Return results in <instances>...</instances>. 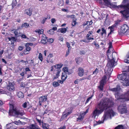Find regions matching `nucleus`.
<instances>
[{
  "label": "nucleus",
  "instance_id": "obj_1",
  "mask_svg": "<svg viewBox=\"0 0 129 129\" xmlns=\"http://www.w3.org/2000/svg\"><path fill=\"white\" fill-rule=\"evenodd\" d=\"M111 106V103L108 99H105L102 100L98 104L96 108L92 113V117L95 118L96 116L102 113L104 110L101 120H99L97 122L98 124L103 123L104 121L108 119H111L116 114V113L112 109H108Z\"/></svg>",
  "mask_w": 129,
  "mask_h": 129
},
{
  "label": "nucleus",
  "instance_id": "obj_2",
  "mask_svg": "<svg viewBox=\"0 0 129 129\" xmlns=\"http://www.w3.org/2000/svg\"><path fill=\"white\" fill-rule=\"evenodd\" d=\"M120 88L119 86L117 85L116 88L111 89L110 90L115 92V97L118 100H119L120 101H129V90L124 95H121L119 93Z\"/></svg>",
  "mask_w": 129,
  "mask_h": 129
},
{
  "label": "nucleus",
  "instance_id": "obj_3",
  "mask_svg": "<svg viewBox=\"0 0 129 129\" xmlns=\"http://www.w3.org/2000/svg\"><path fill=\"white\" fill-rule=\"evenodd\" d=\"M103 0L105 5L111 8H115L116 9L126 8V4L128 3V0H123L122 3V4L117 6L115 3H111L110 1L111 0Z\"/></svg>",
  "mask_w": 129,
  "mask_h": 129
},
{
  "label": "nucleus",
  "instance_id": "obj_4",
  "mask_svg": "<svg viewBox=\"0 0 129 129\" xmlns=\"http://www.w3.org/2000/svg\"><path fill=\"white\" fill-rule=\"evenodd\" d=\"M10 109L9 112L10 115H20L22 116L24 114V111L23 110L21 111L17 109L14 107L12 105H10Z\"/></svg>",
  "mask_w": 129,
  "mask_h": 129
},
{
  "label": "nucleus",
  "instance_id": "obj_5",
  "mask_svg": "<svg viewBox=\"0 0 129 129\" xmlns=\"http://www.w3.org/2000/svg\"><path fill=\"white\" fill-rule=\"evenodd\" d=\"M118 78L121 80V82L123 83V85L127 86L129 85V80L127 76L126 73H122L117 76Z\"/></svg>",
  "mask_w": 129,
  "mask_h": 129
},
{
  "label": "nucleus",
  "instance_id": "obj_6",
  "mask_svg": "<svg viewBox=\"0 0 129 129\" xmlns=\"http://www.w3.org/2000/svg\"><path fill=\"white\" fill-rule=\"evenodd\" d=\"M126 7L125 8L121 9H124L123 10L120 11V13L122 14V18L126 20L129 17V3H128L126 4Z\"/></svg>",
  "mask_w": 129,
  "mask_h": 129
},
{
  "label": "nucleus",
  "instance_id": "obj_7",
  "mask_svg": "<svg viewBox=\"0 0 129 129\" xmlns=\"http://www.w3.org/2000/svg\"><path fill=\"white\" fill-rule=\"evenodd\" d=\"M111 73H107L106 75H104L102 79L100 81V86L99 87L100 89L101 90H103V88L104 85L106 83V80L107 78L110 77V76Z\"/></svg>",
  "mask_w": 129,
  "mask_h": 129
},
{
  "label": "nucleus",
  "instance_id": "obj_8",
  "mask_svg": "<svg viewBox=\"0 0 129 129\" xmlns=\"http://www.w3.org/2000/svg\"><path fill=\"white\" fill-rule=\"evenodd\" d=\"M118 111L121 114L127 113V108L125 104H122L119 106L118 108Z\"/></svg>",
  "mask_w": 129,
  "mask_h": 129
},
{
  "label": "nucleus",
  "instance_id": "obj_9",
  "mask_svg": "<svg viewBox=\"0 0 129 129\" xmlns=\"http://www.w3.org/2000/svg\"><path fill=\"white\" fill-rule=\"evenodd\" d=\"M15 84L14 82L11 83L9 81L7 87V89L10 91H14L15 89L14 87Z\"/></svg>",
  "mask_w": 129,
  "mask_h": 129
},
{
  "label": "nucleus",
  "instance_id": "obj_10",
  "mask_svg": "<svg viewBox=\"0 0 129 129\" xmlns=\"http://www.w3.org/2000/svg\"><path fill=\"white\" fill-rule=\"evenodd\" d=\"M47 95H45L40 97L39 99V104L40 106H41L42 103L45 102L47 100Z\"/></svg>",
  "mask_w": 129,
  "mask_h": 129
},
{
  "label": "nucleus",
  "instance_id": "obj_11",
  "mask_svg": "<svg viewBox=\"0 0 129 129\" xmlns=\"http://www.w3.org/2000/svg\"><path fill=\"white\" fill-rule=\"evenodd\" d=\"M109 59L107 64V66L112 68L115 66L116 65V62L115 60L112 59Z\"/></svg>",
  "mask_w": 129,
  "mask_h": 129
},
{
  "label": "nucleus",
  "instance_id": "obj_12",
  "mask_svg": "<svg viewBox=\"0 0 129 129\" xmlns=\"http://www.w3.org/2000/svg\"><path fill=\"white\" fill-rule=\"evenodd\" d=\"M72 113V110L71 108H69L67 109H66L64 111L62 117L64 118L67 117V116L70 114Z\"/></svg>",
  "mask_w": 129,
  "mask_h": 129
},
{
  "label": "nucleus",
  "instance_id": "obj_13",
  "mask_svg": "<svg viewBox=\"0 0 129 129\" xmlns=\"http://www.w3.org/2000/svg\"><path fill=\"white\" fill-rule=\"evenodd\" d=\"M128 28V27L126 24H124L122 26L121 29L120 31L122 33H125Z\"/></svg>",
  "mask_w": 129,
  "mask_h": 129
},
{
  "label": "nucleus",
  "instance_id": "obj_14",
  "mask_svg": "<svg viewBox=\"0 0 129 129\" xmlns=\"http://www.w3.org/2000/svg\"><path fill=\"white\" fill-rule=\"evenodd\" d=\"M111 54L110 53L109 57L110 58H108L109 59H113L114 60H115L116 59H118V57L117 53L115 52H114L112 54V56H111Z\"/></svg>",
  "mask_w": 129,
  "mask_h": 129
},
{
  "label": "nucleus",
  "instance_id": "obj_15",
  "mask_svg": "<svg viewBox=\"0 0 129 129\" xmlns=\"http://www.w3.org/2000/svg\"><path fill=\"white\" fill-rule=\"evenodd\" d=\"M112 43L111 42H110L109 46L108 47L109 49L107 52V55L108 57V58H110L109 57L110 53L111 52V50H113V48H112Z\"/></svg>",
  "mask_w": 129,
  "mask_h": 129
},
{
  "label": "nucleus",
  "instance_id": "obj_16",
  "mask_svg": "<svg viewBox=\"0 0 129 129\" xmlns=\"http://www.w3.org/2000/svg\"><path fill=\"white\" fill-rule=\"evenodd\" d=\"M53 56V54H52L50 53L49 54L48 56L47 59L46 60V61L48 63H49V62L52 63L53 62V60L52 58Z\"/></svg>",
  "mask_w": 129,
  "mask_h": 129
},
{
  "label": "nucleus",
  "instance_id": "obj_17",
  "mask_svg": "<svg viewBox=\"0 0 129 129\" xmlns=\"http://www.w3.org/2000/svg\"><path fill=\"white\" fill-rule=\"evenodd\" d=\"M24 13L27 15L30 16L32 14V12L29 9H26L24 11Z\"/></svg>",
  "mask_w": 129,
  "mask_h": 129
},
{
  "label": "nucleus",
  "instance_id": "obj_18",
  "mask_svg": "<svg viewBox=\"0 0 129 129\" xmlns=\"http://www.w3.org/2000/svg\"><path fill=\"white\" fill-rule=\"evenodd\" d=\"M67 29L66 28H61L58 30V32H60L61 33L64 34L66 33Z\"/></svg>",
  "mask_w": 129,
  "mask_h": 129
},
{
  "label": "nucleus",
  "instance_id": "obj_19",
  "mask_svg": "<svg viewBox=\"0 0 129 129\" xmlns=\"http://www.w3.org/2000/svg\"><path fill=\"white\" fill-rule=\"evenodd\" d=\"M126 58L124 60V62L127 63H129V52L126 56Z\"/></svg>",
  "mask_w": 129,
  "mask_h": 129
},
{
  "label": "nucleus",
  "instance_id": "obj_20",
  "mask_svg": "<svg viewBox=\"0 0 129 129\" xmlns=\"http://www.w3.org/2000/svg\"><path fill=\"white\" fill-rule=\"evenodd\" d=\"M0 93H1L5 94L7 95H9L10 93L7 91H6L4 90L0 89Z\"/></svg>",
  "mask_w": 129,
  "mask_h": 129
},
{
  "label": "nucleus",
  "instance_id": "obj_21",
  "mask_svg": "<svg viewBox=\"0 0 129 129\" xmlns=\"http://www.w3.org/2000/svg\"><path fill=\"white\" fill-rule=\"evenodd\" d=\"M107 69V73H111L113 71V69L112 67H109L107 66L105 68V69Z\"/></svg>",
  "mask_w": 129,
  "mask_h": 129
},
{
  "label": "nucleus",
  "instance_id": "obj_22",
  "mask_svg": "<svg viewBox=\"0 0 129 129\" xmlns=\"http://www.w3.org/2000/svg\"><path fill=\"white\" fill-rule=\"evenodd\" d=\"M63 64L60 63L55 65L54 67L57 69L60 68L63 66Z\"/></svg>",
  "mask_w": 129,
  "mask_h": 129
},
{
  "label": "nucleus",
  "instance_id": "obj_23",
  "mask_svg": "<svg viewBox=\"0 0 129 129\" xmlns=\"http://www.w3.org/2000/svg\"><path fill=\"white\" fill-rule=\"evenodd\" d=\"M66 73H62V75L61 76V79L63 81H64L67 78V76Z\"/></svg>",
  "mask_w": 129,
  "mask_h": 129
},
{
  "label": "nucleus",
  "instance_id": "obj_24",
  "mask_svg": "<svg viewBox=\"0 0 129 129\" xmlns=\"http://www.w3.org/2000/svg\"><path fill=\"white\" fill-rule=\"evenodd\" d=\"M29 26V24H28L26 23H24L22 24L21 27H25V28H27Z\"/></svg>",
  "mask_w": 129,
  "mask_h": 129
},
{
  "label": "nucleus",
  "instance_id": "obj_25",
  "mask_svg": "<svg viewBox=\"0 0 129 129\" xmlns=\"http://www.w3.org/2000/svg\"><path fill=\"white\" fill-rule=\"evenodd\" d=\"M18 96L19 98H23L24 95L23 93L21 92H19L18 93Z\"/></svg>",
  "mask_w": 129,
  "mask_h": 129
},
{
  "label": "nucleus",
  "instance_id": "obj_26",
  "mask_svg": "<svg viewBox=\"0 0 129 129\" xmlns=\"http://www.w3.org/2000/svg\"><path fill=\"white\" fill-rule=\"evenodd\" d=\"M35 31L37 33H38L39 34H42L43 33V30L42 29L41 30L38 29L36 30Z\"/></svg>",
  "mask_w": 129,
  "mask_h": 129
},
{
  "label": "nucleus",
  "instance_id": "obj_27",
  "mask_svg": "<svg viewBox=\"0 0 129 129\" xmlns=\"http://www.w3.org/2000/svg\"><path fill=\"white\" fill-rule=\"evenodd\" d=\"M59 84L58 82L55 81L53 82V86L55 87H57L59 86Z\"/></svg>",
  "mask_w": 129,
  "mask_h": 129
},
{
  "label": "nucleus",
  "instance_id": "obj_28",
  "mask_svg": "<svg viewBox=\"0 0 129 129\" xmlns=\"http://www.w3.org/2000/svg\"><path fill=\"white\" fill-rule=\"evenodd\" d=\"M83 115V114H82V113H81L80 114L79 117L77 118V121L79 120L81 121L83 119V117L82 116Z\"/></svg>",
  "mask_w": 129,
  "mask_h": 129
},
{
  "label": "nucleus",
  "instance_id": "obj_29",
  "mask_svg": "<svg viewBox=\"0 0 129 129\" xmlns=\"http://www.w3.org/2000/svg\"><path fill=\"white\" fill-rule=\"evenodd\" d=\"M17 3L16 0H13L12 3V5L13 7H14L16 5Z\"/></svg>",
  "mask_w": 129,
  "mask_h": 129
},
{
  "label": "nucleus",
  "instance_id": "obj_30",
  "mask_svg": "<svg viewBox=\"0 0 129 129\" xmlns=\"http://www.w3.org/2000/svg\"><path fill=\"white\" fill-rule=\"evenodd\" d=\"M29 103L28 102H25L22 105V106L24 108L26 107L27 106L29 105Z\"/></svg>",
  "mask_w": 129,
  "mask_h": 129
},
{
  "label": "nucleus",
  "instance_id": "obj_31",
  "mask_svg": "<svg viewBox=\"0 0 129 129\" xmlns=\"http://www.w3.org/2000/svg\"><path fill=\"white\" fill-rule=\"evenodd\" d=\"M115 129H123V127L122 125H119L116 127Z\"/></svg>",
  "mask_w": 129,
  "mask_h": 129
},
{
  "label": "nucleus",
  "instance_id": "obj_32",
  "mask_svg": "<svg viewBox=\"0 0 129 129\" xmlns=\"http://www.w3.org/2000/svg\"><path fill=\"white\" fill-rule=\"evenodd\" d=\"M48 40L47 39H42L41 41V42L43 44H45L48 42Z\"/></svg>",
  "mask_w": 129,
  "mask_h": 129
},
{
  "label": "nucleus",
  "instance_id": "obj_33",
  "mask_svg": "<svg viewBox=\"0 0 129 129\" xmlns=\"http://www.w3.org/2000/svg\"><path fill=\"white\" fill-rule=\"evenodd\" d=\"M108 28H110V31L108 34V35H110L112 33L114 30L113 26L109 27Z\"/></svg>",
  "mask_w": 129,
  "mask_h": 129
},
{
  "label": "nucleus",
  "instance_id": "obj_34",
  "mask_svg": "<svg viewBox=\"0 0 129 129\" xmlns=\"http://www.w3.org/2000/svg\"><path fill=\"white\" fill-rule=\"evenodd\" d=\"M14 123L15 124L18 125L22 124V122L20 121V120H18L17 121H15L14 122Z\"/></svg>",
  "mask_w": 129,
  "mask_h": 129
},
{
  "label": "nucleus",
  "instance_id": "obj_35",
  "mask_svg": "<svg viewBox=\"0 0 129 129\" xmlns=\"http://www.w3.org/2000/svg\"><path fill=\"white\" fill-rule=\"evenodd\" d=\"M38 58L42 61L43 60V58L42 56V55L41 53H39V55L38 56Z\"/></svg>",
  "mask_w": 129,
  "mask_h": 129
},
{
  "label": "nucleus",
  "instance_id": "obj_36",
  "mask_svg": "<svg viewBox=\"0 0 129 129\" xmlns=\"http://www.w3.org/2000/svg\"><path fill=\"white\" fill-rule=\"evenodd\" d=\"M64 73L67 72H68V69L67 67H64L62 69Z\"/></svg>",
  "mask_w": 129,
  "mask_h": 129
},
{
  "label": "nucleus",
  "instance_id": "obj_37",
  "mask_svg": "<svg viewBox=\"0 0 129 129\" xmlns=\"http://www.w3.org/2000/svg\"><path fill=\"white\" fill-rule=\"evenodd\" d=\"M8 39L9 41H11L12 42L11 43H12L14 42L15 38L14 37L8 38Z\"/></svg>",
  "mask_w": 129,
  "mask_h": 129
},
{
  "label": "nucleus",
  "instance_id": "obj_38",
  "mask_svg": "<svg viewBox=\"0 0 129 129\" xmlns=\"http://www.w3.org/2000/svg\"><path fill=\"white\" fill-rule=\"evenodd\" d=\"M76 63L78 64H79V63H80L82 61V59L81 58H79L77 59L76 58Z\"/></svg>",
  "mask_w": 129,
  "mask_h": 129
},
{
  "label": "nucleus",
  "instance_id": "obj_39",
  "mask_svg": "<svg viewBox=\"0 0 129 129\" xmlns=\"http://www.w3.org/2000/svg\"><path fill=\"white\" fill-rule=\"evenodd\" d=\"M78 71L79 73H84V70L82 68H78Z\"/></svg>",
  "mask_w": 129,
  "mask_h": 129
},
{
  "label": "nucleus",
  "instance_id": "obj_40",
  "mask_svg": "<svg viewBox=\"0 0 129 129\" xmlns=\"http://www.w3.org/2000/svg\"><path fill=\"white\" fill-rule=\"evenodd\" d=\"M47 18H48L43 17L42 20L41 21V23L43 24L44 23L45 21Z\"/></svg>",
  "mask_w": 129,
  "mask_h": 129
},
{
  "label": "nucleus",
  "instance_id": "obj_41",
  "mask_svg": "<svg viewBox=\"0 0 129 129\" xmlns=\"http://www.w3.org/2000/svg\"><path fill=\"white\" fill-rule=\"evenodd\" d=\"M93 96V95H91V96L89 97V98H88L86 100V102H85L86 104L87 103H88V102L92 98V97Z\"/></svg>",
  "mask_w": 129,
  "mask_h": 129
},
{
  "label": "nucleus",
  "instance_id": "obj_42",
  "mask_svg": "<svg viewBox=\"0 0 129 129\" xmlns=\"http://www.w3.org/2000/svg\"><path fill=\"white\" fill-rule=\"evenodd\" d=\"M102 32L101 33V35H103L104 34H106V30L104 28H102Z\"/></svg>",
  "mask_w": 129,
  "mask_h": 129
},
{
  "label": "nucleus",
  "instance_id": "obj_43",
  "mask_svg": "<svg viewBox=\"0 0 129 129\" xmlns=\"http://www.w3.org/2000/svg\"><path fill=\"white\" fill-rule=\"evenodd\" d=\"M45 126H44V125H43V127L46 129H48L49 127V125L47 124H45Z\"/></svg>",
  "mask_w": 129,
  "mask_h": 129
},
{
  "label": "nucleus",
  "instance_id": "obj_44",
  "mask_svg": "<svg viewBox=\"0 0 129 129\" xmlns=\"http://www.w3.org/2000/svg\"><path fill=\"white\" fill-rule=\"evenodd\" d=\"M93 33L92 31H89L88 34L87 35L86 37H89Z\"/></svg>",
  "mask_w": 129,
  "mask_h": 129
},
{
  "label": "nucleus",
  "instance_id": "obj_45",
  "mask_svg": "<svg viewBox=\"0 0 129 129\" xmlns=\"http://www.w3.org/2000/svg\"><path fill=\"white\" fill-rule=\"evenodd\" d=\"M25 47H26V49L27 51H29L31 49V48L29 47V46H27L26 45V44L25 45Z\"/></svg>",
  "mask_w": 129,
  "mask_h": 129
},
{
  "label": "nucleus",
  "instance_id": "obj_46",
  "mask_svg": "<svg viewBox=\"0 0 129 129\" xmlns=\"http://www.w3.org/2000/svg\"><path fill=\"white\" fill-rule=\"evenodd\" d=\"M48 33L50 34H53L54 33V31L53 30L51 29L49 31H48Z\"/></svg>",
  "mask_w": 129,
  "mask_h": 129
},
{
  "label": "nucleus",
  "instance_id": "obj_47",
  "mask_svg": "<svg viewBox=\"0 0 129 129\" xmlns=\"http://www.w3.org/2000/svg\"><path fill=\"white\" fill-rule=\"evenodd\" d=\"M70 2L71 3V4H70V2L69 1V0H66V2H65L66 3V4H67L68 5H71L72 3L71 1H70Z\"/></svg>",
  "mask_w": 129,
  "mask_h": 129
},
{
  "label": "nucleus",
  "instance_id": "obj_48",
  "mask_svg": "<svg viewBox=\"0 0 129 129\" xmlns=\"http://www.w3.org/2000/svg\"><path fill=\"white\" fill-rule=\"evenodd\" d=\"M59 76V73H57V74H56V76H54V77L53 78V80H55V79L58 78Z\"/></svg>",
  "mask_w": 129,
  "mask_h": 129
},
{
  "label": "nucleus",
  "instance_id": "obj_49",
  "mask_svg": "<svg viewBox=\"0 0 129 129\" xmlns=\"http://www.w3.org/2000/svg\"><path fill=\"white\" fill-rule=\"evenodd\" d=\"M30 62L29 63L31 65H33V66H34L35 65V64H34V60H30Z\"/></svg>",
  "mask_w": 129,
  "mask_h": 129
},
{
  "label": "nucleus",
  "instance_id": "obj_50",
  "mask_svg": "<svg viewBox=\"0 0 129 129\" xmlns=\"http://www.w3.org/2000/svg\"><path fill=\"white\" fill-rule=\"evenodd\" d=\"M70 49H68V50L66 52V54L65 55V56L66 57H67V56H68L70 53Z\"/></svg>",
  "mask_w": 129,
  "mask_h": 129
},
{
  "label": "nucleus",
  "instance_id": "obj_51",
  "mask_svg": "<svg viewBox=\"0 0 129 129\" xmlns=\"http://www.w3.org/2000/svg\"><path fill=\"white\" fill-rule=\"evenodd\" d=\"M48 42H49L50 43H52L53 42V40L52 39H48Z\"/></svg>",
  "mask_w": 129,
  "mask_h": 129
},
{
  "label": "nucleus",
  "instance_id": "obj_52",
  "mask_svg": "<svg viewBox=\"0 0 129 129\" xmlns=\"http://www.w3.org/2000/svg\"><path fill=\"white\" fill-rule=\"evenodd\" d=\"M66 45L67 47L68 48V49H71V48H70V44H69L68 42H67L66 43Z\"/></svg>",
  "mask_w": 129,
  "mask_h": 129
},
{
  "label": "nucleus",
  "instance_id": "obj_53",
  "mask_svg": "<svg viewBox=\"0 0 129 129\" xmlns=\"http://www.w3.org/2000/svg\"><path fill=\"white\" fill-rule=\"evenodd\" d=\"M76 24V21L74 20L72 22V25L73 26H75Z\"/></svg>",
  "mask_w": 129,
  "mask_h": 129
},
{
  "label": "nucleus",
  "instance_id": "obj_54",
  "mask_svg": "<svg viewBox=\"0 0 129 129\" xmlns=\"http://www.w3.org/2000/svg\"><path fill=\"white\" fill-rule=\"evenodd\" d=\"M55 19L54 18H52L51 20V21L52 23H54L56 21Z\"/></svg>",
  "mask_w": 129,
  "mask_h": 129
},
{
  "label": "nucleus",
  "instance_id": "obj_55",
  "mask_svg": "<svg viewBox=\"0 0 129 129\" xmlns=\"http://www.w3.org/2000/svg\"><path fill=\"white\" fill-rule=\"evenodd\" d=\"M26 44L27 46H32L33 45V44L32 43H27Z\"/></svg>",
  "mask_w": 129,
  "mask_h": 129
},
{
  "label": "nucleus",
  "instance_id": "obj_56",
  "mask_svg": "<svg viewBox=\"0 0 129 129\" xmlns=\"http://www.w3.org/2000/svg\"><path fill=\"white\" fill-rule=\"evenodd\" d=\"M86 39L88 40H93L94 38H92L89 37H86Z\"/></svg>",
  "mask_w": 129,
  "mask_h": 129
},
{
  "label": "nucleus",
  "instance_id": "obj_57",
  "mask_svg": "<svg viewBox=\"0 0 129 129\" xmlns=\"http://www.w3.org/2000/svg\"><path fill=\"white\" fill-rule=\"evenodd\" d=\"M21 37L22 38H26V37L25 35L22 34L21 35Z\"/></svg>",
  "mask_w": 129,
  "mask_h": 129
},
{
  "label": "nucleus",
  "instance_id": "obj_58",
  "mask_svg": "<svg viewBox=\"0 0 129 129\" xmlns=\"http://www.w3.org/2000/svg\"><path fill=\"white\" fill-rule=\"evenodd\" d=\"M47 39L46 36L45 35H43L42 37V39Z\"/></svg>",
  "mask_w": 129,
  "mask_h": 129
},
{
  "label": "nucleus",
  "instance_id": "obj_59",
  "mask_svg": "<svg viewBox=\"0 0 129 129\" xmlns=\"http://www.w3.org/2000/svg\"><path fill=\"white\" fill-rule=\"evenodd\" d=\"M81 42H84L85 43H88L89 41H86V39L84 40H81Z\"/></svg>",
  "mask_w": 129,
  "mask_h": 129
},
{
  "label": "nucleus",
  "instance_id": "obj_60",
  "mask_svg": "<svg viewBox=\"0 0 129 129\" xmlns=\"http://www.w3.org/2000/svg\"><path fill=\"white\" fill-rule=\"evenodd\" d=\"M36 119L38 122L39 123V124L41 125V120L38 119L37 118H36Z\"/></svg>",
  "mask_w": 129,
  "mask_h": 129
},
{
  "label": "nucleus",
  "instance_id": "obj_61",
  "mask_svg": "<svg viewBox=\"0 0 129 129\" xmlns=\"http://www.w3.org/2000/svg\"><path fill=\"white\" fill-rule=\"evenodd\" d=\"M23 47L22 46H19L18 47V49L20 51H21L23 49Z\"/></svg>",
  "mask_w": 129,
  "mask_h": 129
},
{
  "label": "nucleus",
  "instance_id": "obj_62",
  "mask_svg": "<svg viewBox=\"0 0 129 129\" xmlns=\"http://www.w3.org/2000/svg\"><path fill=\"white\" fill-rule=\"evenodd\" d=\"M95 48L96 49H98L99 47V45L98 44H95Z\"/></svg>",
  "mask_w": 129,
  "mask_h": 129
},
{
  "label": "nucleus",
  "instance_id": "obj_63",
  "mask_svg": "<svg viewBox=\"0 0 129 129\" xmlns=\"http://www.w3.org/2000/svg\"><path fill=\"white\" fill-rule=\"evenodd\" d=\"M14 33L15 35H17L18 33V31L17 30L15 31H14Z\"/></svg>",
  "mask_w": 129,
  "mask_h": 129
},
{
  "label": "nucleus",
  "instance_id": "obj_64",
  "mask_svg": "<svg viewBox=\"0 0 129 129\" xmlns=\"http://www.w3.org/2000/svg\"><path fill=\"white\" fill-rule=\"evenodd\" d=\"M58 129H66V127L65 125L63 126V127H61Z\"/></svg>",
  "mask_w": 129,
  "mask_h": 129
}]
</instances>
